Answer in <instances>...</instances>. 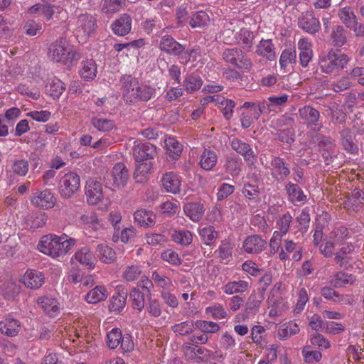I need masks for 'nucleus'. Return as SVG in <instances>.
I'll use <instances>...</instances> for the list:
<instances>
[{
    "label": "nucleus",
    "instance_id": "1",
    "mask_svg": "<svg viewBox=\"0 0 364 364\" xmlns=\"http://www.w3.org/2000/svg\"><path fill=\"white\" fill-rule=\"evenodd\" d=\"M122 97L127 104L134 105L150 100L156 95V88L140 83L132 75H122L120 78Z\"/></svg>",
    "mask_w": 364,
    "mask_h": 364
},
{
    "label": "nucleus",
    "instance_id": "2",
    "mask_svg": "<svg viewBox=\"0 0 364 364\" xmlns=\"http://www.w3.org/2000/svg\"><path fill=\"white\" fill-rule=\"evenodd\" d=\"M75 244V239L68 238L65 234L62 236L50 234L41 238L37 247L41 252L57 258L66 255Z\"/></svg>",
    "mask_w": 364,
    "mask_h": 364
},
{
    "label": "nucleus",
    "instance_id": "3",
    "mask_svg": "<svg viewBox=\"0 0 364 364\" xmlns=\"http://www.w3.org/2000/svg\"><path fill=\"white\" fill-rule=\"evenodd\" d=\"M48 56L54 62L70 66L81 58V53L73 49L65 39L60 38L50 45Z\"/></svg>",
    "mask_w": 364,
    "mask_h": 364
},
{
    "label": "nucleus",
    "instance_id": "4",
    "mask_svg": "<svg viewBox=\"0 0 364 364\" xmlns=\"http://www.w3.org/2000/svg\"><path fill=\"white\" fill-rule=\"evenodd\" d=\"M222 57L225 63L243 72L251 71L254 66L252 60L239 48L225 49Z\"/></svg>",
    "mask_w": 364,
    "mask_h": 364
},
{
    "label": "nucleus",
    "instance_id": "5",
    "mask_svg": "<svg viewBox=\"0 0 364 364\" xmlns=\"http://www.w3.org/2000/svg\"><path fill=\"white\" fill-rule=\"evenodd\" d=\"M348 60L347 55L341 53L340 50L331 49L326 55L321 58L319 65L323 73L331 74L343 69Z\"/></svg>",
    "mask_w": 364,
    "mask_h": 364
},
{
    "label": "nucleus",
    "instance_id": "6",
    "mask_svg": "<svg viewBox=\"0 0 364 364\" xmlns=\"http://www.w3.org/2000/svg\"><path fill=\"white\" fill-rule=\"evenodd\" d=\"M80 186V176L74 172H68L64 174L59 181V193L63 198H69L77 193Z\"/></svg>",
    "mask_w": 364,
    "mask_h": 364
},
{
    "label": "nucleus",
    "instance_id": "7",
    "mask_svg": "<svg viewBox=\"0 0 364 364\" xmlns=\"http://www.w3.org/2000/svg\"><path fill=\"white\" fill-rule=\"evenodd\" d=\"M97 27V18L95 16L87 13L80 14L76 21V34L86 39L91 36Z\"/></svg>",
    "mask_w": 364,
    "mask_h": 364
},
{
    "label": "nucleus",
    "instance_id": "8",
    "mask_svg": "<svg viewBox=\"0 0 364 364\" xmlns=\"http://www.w3.org/2000/svg\"><path fill=\"white\" fill-rule=\"evenodd\" d=\"M299 116L307 126L316 131H320L323 127V124L320 121V112L314 107L305 105L299 109Z\"/></svg>",
    "mask_w": 364,
    "mask_h": 364
},
{
    "label": "nucleus",
    "instance_id": "9",
    "mask_svg": "<svg viewBox=\"0 0 364 364\" xmlns=\"http://www.w3.org/2000/svg\"><path fill=\"white\" fill-rule=\"evenodd\" d=\"M231 148L243 156L247 166L254 165L257 161V154L251 146L238 138H234L230 141Z\"/></svg>",
    "mask_w": 364,
    "mask_h": 364
},
{
    "label": "nucleus",
    "instance_id": "10",
    "mask_svg": "<svg viewBox=\"0 0 364 364\" xmlns=\"http://www.w3.org/2000/svg\"><path fill=\"white\" fill-rule=\"evenodd\" d=\"M132 154L136 162L149 161L156 155V147L149 142H139L133 146Z\"/></svg>",
    "mask_w": 364,
    "mask_h": 364
},
{
    "label": "nucleus",
    "instance_id": "11",
    "mask_svg": "<svg viewBox=\"0 0 364 364\" xmlns=\"http://www.w3.org/2000/svg\"><path fill=\"white\" fill-rule=\"evenodd\" d=\"M270 166L271 176L277 182L283 181L290 175L289 165L285 163L283 158L272 156Z\"/></svg>",
    "mask_w": 364,
    "mask_h": 364
},
{
    "label": "nucleus",
    "instance_id": "12",
    "mask_svg": "<svg viewBox=\"0 0 364 364\" xmlns=\"http://www.w3.org/2000/svg\"><path fill=\"white\" fill-rule=\"evenodd\" d=\"M298 26L309 34H315L320 30L318 19L312 11L303 13L298 19Z\"/></svg>",
    "mask_w": 364,
    "mask_h": 364
},
{
    "label": "nucleus",
    "instance_id": "13",
    "mask_svg": "<svg viewBox=\"0 0 364 364\" xmlns=\"http://www.w3.org/2000/svg\"><path fill=\"white\" fill-rule=\"evenodd\" d=\"M87 201L90 205H96L103 198L102 184L95 179H89L85 186Z\"/></svg>",
    "mask_w": 364,
    "mask_h": 364
},
{
    "label": "nucleus",
    "instance_id": "14",
    "mask_svg": "<svg viewBox=\"0 0 364 364\" xmlns=\"http://www.w3.org/2000/svg\"><path fill=\"white\" fill-rule=\"evenodd\" d=\"M108 176L112 180V186L120 188L124 187L127 184L129 173L127 168L123 163H117L113 166Z\"/></svg>",
    "mask_w": 364,
    "mask_h": 364
},
{
    "label": "nucleus",
    "instance_id": "15",
    "mask_svg": "<svg viewBox=\"0 0 364 364\" xmlns=\"http://www.w3.org/2000/svg\"><path fill=\"white\" fill-rule=\"evenodd\" d=\"M159 49L170 55H179L185 50V45L181 44L171 36H163L160 40Z\"/></svg>",
    "mask_w": 364,
    "mask_h": 364
},
{
    "label": "nucleus",
    "instance_id": "16",
    "mask_svg": "<svg viewBox=\"0 0 364 364\" xmlns=\"http://www.w3.org/2000/svg\"><path fill=\"white\" fill-rule=\"evenodd\" d=\"M56 202V199L53 193L48 189L42 191H37L31 198L33 205L43 208H52Z\"/></svg>",
    "mask_w": 364,
    "mask_h": 364
},
{
    "label": "nucleus",
    "instance_id": "17",
    "mask_svg": "<svg viewBox=\"0 0 364 364\" xmlns=\"http://www.w3.org/2000/svg\"><path fill=\"white\" fill-rule=\"evenodd\" d=\"M284 190L287 194L288 200L294 204H304L307 200V196L304 194L298 183L287 182Z\"/></svg>",
    "mask_w": 364,
    "mask_h": 364
},
{
    "label": "nucleus",
    "instance_id": "18",
    "mask_svg": "<svg viewBox=\"0 0 364 364\" xmlns=\"http://www.w3.org/2000/svg\"><path fill=\"white\" fill-rule=\"evenodd\" d=\"M21 281L27 288L38 289L45 283V277L41 272L35 269H28Z\"/></svg>",
    "mask_w": 364,
    "mask_h": 364
},
{
    "label": "nucleus",
    "instance_id": "19",
    "mask_svg": "<svg viewBox=\"0 0 364 364\" xmlns=\"http://www.w3.org/2000/svg\"><path fill=\"white\" fill-rule=\"evenodd\" d=\"M117 295L112 296L109 301V309L114 314H119L124 309L128 293L123 286L117 287Z\"/></svg>",
    "mask_w": 364,
    "mask_h": 364
},
{
    "label": "nucleus",
    "instance_id": "20",
    "mask_svg": "<svg viewBox=\"0 0 364 364\" xmlns=\"http://www.w3.org/2000/svg\"><path fill=\"white\" fill-rule=\"evenodd\" d=\"M266 245L265 240L257 235H254L248 236L244 240L242 248L248 254H259L264 250Z\"/></svg>",
    "mask_w": 364,
    "mask_h": 364
},
{
    "label": "nucleus",
    "instance_id": "21",
    "mask_svg": "<svg viewBox=\"0 0 364 364\" xmlns=\"http://www.w3.org/2000/svg\"><path fill=\"white\" fill-rule=\"evenodd\" d=\"M73 259L90 269H93L96 264L95 257L92 254L91 249L87 246H84L77 250L72 257V259Z\"/></svg>",
    "mask_w": 364,
    "mask_h": 364
},
{
    "label": "nucleus",
    "instance_id": "22",
    "mask_svg": "<svg viewBox=\"0 0 364 364\" xmlns=\"http://www.w3.org/2000/svg\"><path fill=\"white\" fill-rule=\"evenodd\" d=\"M37 304L43 309L44 313L50 317L56 316L60 311L58 301L55 298L52 296H43L38 297Z\"/></svg>",
    "mask_w": 364,
    "mask_h": 364
},
{
    "label": "nucleus",
    "instance_id": "23",
    "mask_svg": "<svg viewBox=\"0 0 364 364\" xmlns=\"http://www.w3.org/2000/svg\"><path fill=\"white\" fill-rule=\"evenodd\" d=\"M298 50L299 63L306 68L313 58L312 44L306 38H301L298 42Z\"/></svg>",
    "mask_w": 364,
    "mask_h": 364
},
{
    "label": "nucleus",
    "instance_id": "24",
    "mask_svg": "<svg viewBox=\"0 0 364 364\" xmlns=\"http://www.w3.org/2000/svg\"><path fill=\"white\" fill-rule=\"evenodd\" d=\"M80 223L87 233L96 232L102 228V224L95 213L81 215Z\"/></svg>",
    "mask_w": 364,
    "mask_h": 364
},
{
    "label": "nucleus",
    "instance_id": "25",
    "mask_svg": "<svg viewBox=\"0 0 364 364\" xmlns=\"http://www.w3.org/2000/svg\"><path fill=\"white\" fill-rule=\"evenodd\" d=\"M132 28V18L129 14H124L116 19L112 24L114 34L124 36L128 34Z\"/></svg>",
    "mask_w": 364,
    "mask_h": 364
},
{
    "label": "nucleus",
    "instance_id": "26",
    "mask_svg": "<svg viewBox=\"0 0 364 364\" xmlns=\"http://www.w3.org/2000/svg\"><path fill=\"white\" fill-rule=\"evenodd\" d=\"M343 205L348 210L358 211L364 205V192L355 188L343 202Z\"/></svg>",
    "mask_w": 364,
    "mask_h": 364
},
{
    "label": "nucleus",
    "instance_id": "27",
    "mask_svg": "<svg viewBox=\"0 0 364 364\" xmlns=\"http://www.w3.org/2000/svg\"><path fill=\"white\" fill-rule=\"evenodd\" d=\"M161 182L167 192L176 194L180 191L181 179L178 174L173 172L166 173L162 177Z\"/></svg>",
    "mask_w": 364,
    "mask_h": 364
},
{
    "label": "nucleus",
    "instance_id": "28",
    "mask_svg": "<svg viewBox=\"0 0 364 364\" xmlns=\"http://www.w3.org/2000/svg\"><path fill=\"white\" fill-rule=\"evenodd\" d=\"M97 67L94 60L87 59L81 62L79 75L84 80L91 81L94 80L97 76Z\"/></svg>",
    "mask_w": 364,
    "mask_h": 364
},
{
    "label": "nucleus",
    "instance_id": "29",
    "mask_svg": "<svg viewBox=\"0 0 364 364\" xmlns=\"http://www.w3.org/2000/svg\"><path fill=\"white\" fill-rule=\"evenodd\" d=\"M20 321L14 318L6 317L0 321V331L7 336H16L20 331Z\"/></svg>",
    "mask_w": 364,
    "mask_h": 364
},
{
    "label": "nucleus",
    "instance_id": "30",
    "mask_svg": "<svg viewBox=\"0 0 364 364\" xmlns=\"http://www.w3.org/2000/svg\"><path fill=\"white\" fill-rule=\"evenodd\" d=\"M183 211L192 221L198 222L203 218L205 209L201 203L191 202L183 206Z\"/></svg>",
    "mask_w": 364,
    "mask_h": 364
},
{
    "label": "nucleus",
    "instance_id": "31",
    "mask_svg": "<svg viewBox=\"0 0 364 364\" xmlns=\"http://www.w3.org/2000/svg\"><path fill=\"white\" fill-rule=\"evenodd\" d=\"M349 32L341 25L332 28L331 41L334 46L341 47L347 43Z\"/></svg>",
    "mask_w": 364,
    "mask_h": 364
},
{
    "label": "nucleus",
    "instance_id": "32",
    "mask_svg": "<svg viewBox=\"0 0 364 364\" xmlns=\"http://www.w3.org/2000/svg\"><path fill=\"white\" fill-rule=\"evenodd\" d=\"M339 134L343 149L349 154H356L358 151V147L353 142V136L350 129L348 128L343 129L340 131Z\"/></svg>",
    "mask_w": 364,
    "mask_h": 364
},
{
    "label": "nucleus",
    "instance_id": "33",
    "mask_svg": "<svg viewBox=\"0 0 364 364\" xmlns=\"http://www.w3.org/2000/svg\"><path fill=\"white\" fill-rule=\"evenodd\" d=\"M135 222L140 226L149 227L154 225L156 223V215L151 210L140 209L134 214Z\"/></svg>",
    "mask_w": 364,
    "mask_h": 364
},
{
    "label": "nucleus",
    "instance_id": "34",
    "mask_svg": "<svg viewBox=\"0 0 364 364\" xmlns=\"http://www.w3.org/2000/svg\"><path fill=\"white\" fill-rule=\"evenodd\" d=\"M95 252L100 260L105 264H111L117 259L115 251L105 243L97 245Z\"/></svg>",
    "mask_w": 364,
    "mask_h": 364
},
{
    "label": "nucleus",
    "instance_id": "35",
    "mask_svg": "<svg viewBox=\"0 0 364 364\" xmlns=\"http://www.w3.org/2000/svg\"><path fill=\"white\" fill-rule=\"evenodd\" d=\"M274 46L271 39L261 40L257 46L256 53L258 55L266 58L269 60L275 59Z\"/></svg>",
    "mask_w": 364,
    "mask_h": 364
},
{
    "label": "nucleus",
    "instance_id": "36",
    "mask_svg": "<svg viewBox=\"0 0 364 364\" xmlns=\"http://www.w3.org/2000/svg\"><path fill=\"white\" fill-rule=\"evenodd\" d=\"M235 39L237 45L243 49H250L253 46L255 39L254 33L246 29L242 28L235 35Z\"/></svg>",
    "mask_w": 364,
    "mask_h": 364
},
{
    "label": "nucleus",
    "instance_id": "37",
    "mask_svg": "<svg viewBox=\"0 0 364 364\" xmlns=\"http://www.w3.org/2000/svg\"><path fill=\"white\" fill-rule=\"evenodd\" d=\"M355 280V277L353 274L338 272L330 279V284L334 288H343L348 284H353Z\"/></svg>",
    "mask_w": 364,
    "mask_h": 364
},
{
    "label": "nucleus",
    "instance_id": "38",
    "mask_svg": "<svg viewBox=\"0 0 364 364\" xmlns=\"http://www.w3.org/2000/svg\"><path fill=\"white\" fill-rule=\"evenodd\" d=\"M218 162L216 153L210 149H205L200 159V167L206 171L212 170Z\"/></svg>",
    "mask_w": 364,
    "mask_h": 364
},
{
    "label": "nucleus",
    "instance_id": "39",
    "mask_svg": "<svg viewBox=\"0 0 364 364\" xmlns=\"http://www.w3.org/2000/svg\"><path fill=\"white\" fill-rule=\"evenodd\" d=\"M355 250V246L352 243H344L342 247L335 253L334 259L336 262L342 267L348 264L350 259L347 255L352 253Z\"/></svg>",
    "mask_w": 364,
    "mask_h": 364
},
{
    "label": "nucleus",
    "instance_id": "40",
    "mask_svg": "<svg viewBox=\"0 0 364 364\" xmlns=\"http://www.w3.org/2000/svg\"><path fill=\"white\" fill-rule=\"evenodd\" d=\"M264 299V294L258 292L252 293L245 304V311L249 314H256L259 311V306Z\"/></svg>",
    "mask_w": 364,
    "mask_h": 364
},
{
    "label": "nucleus",
    "instance_id": "41",
    "mask_svg": "<svg viewBox=\"0 0 364 364\" xmlns=\"http://www.w3.org/2000/svg\"><path fill=\"white\" fill-rule=\"evenodd\" d=\"M241 166V159L233 156L226 157L223 166L225 171L232 177L239 176L242 170Z\"/></svg>",
    "mask_w": 364,
    "mask_h": 364
},
{
    "label": "nucleus",
    "instance_id": "42",
    "mask_svg": "<svg viewBox=\"0 0 364 364\" xmlns=\"http://www.w3.org/2000/svg\"><path fill=\"white\" fill-rule=\"evenodd\" d=\"M249 283L245 280L233 281L228 282L223 287V291L229 295L242 294L247 290Z\"/></svg>",
    "mask_w": 364,
    "mask_h": 364
},
{
    "label": "nucleus",
    "instance_id": "43",
    "mask_svg": "<svg viewBox=\"0 0 364 364\" xmlns=\"http://www.w3.org/2000/svg\"><path fill=\"white\" fill-rule=\"evenodd\" d=\"M107 297V291L104 286H97L86 295L85 299L90 304H97Z\"/></svg>",
    "mask_w": 364,
    "mask_h": 364
},
{
    "label": "nucleus",
    "instance_id": "44",
    "mask_svg": "<svg viewBox=\"0 0 364 364\" xmlns=\"http://www.w3.org/2000/svg\"><path fill=\"white\" fill-rule=\"evenodd\" d=\"M146 294L142 292L139 288H132L129 292V299L132 307L141 311L145 306V296Z\"/></svg>",
    "mask_w": 364,
    "mask_h": 364
},
{
    "label": "nucleus",
    "instance_id": "45",
    "mask_svg": "<svg viewBox=\"0 0 364 364\" xmlns=\"http://www.w3.org/2000/svg\"><path fill=\"white\" fill-rule=\"evenodd\" d=\"M328 114L333 124H343L346 122V113L342 107L337 103H331L327 109Z\"/></svg>",
    "mask_w": 364,
    "mask_h": 364
},
{
    "label": "nucleus",
    "instance_id": "46",
    "mask_svg": "<svg viewBox=\"0 0 364 364\" xmlns=\"http://www.w3.org/2000/svg\"><path fill=\"white\" fill-rule=\"evenodd\" d=\"M338 16L348 28L353 27L357 20L356 16L350 6L339 9L338 11Z\"/></svg>",
    "mask_w": 364,
    "mask_h": 364
},
{
    "label": "nucleus",
    "instance_id": "47",
    "mask_svg": "<svg viewBox=\"0 0 364 364\" xmlns=\"http://www.w3.org/2000/svg\"><path fill=\"white\" fill-rule=\"evenodd\" d=\"M296 223L298 224L294 227L296 232L302 234L306 233L309 228L310 215L308 208H304L300 214L296 218Z\"/></svg>",
    "mask_w": 364,
    "mask_h": 364
},
{
    "label": "nucleus",
    "instance_id": "48",
    "mask_svg": "<svg viewBox=\"0 0 364 364\" xmlns=\"http://www.w3.org/2000/svg\"><path fill=\"white\" fill-rule=\"evenodd\" d=\"M203 85L202 78L197 74L188 75L183 80V85L188 93H193L198 90Z\"/></svg>",
    "mask_w": 364,
    "mask_h": 364
},
{
    "label": "nucleus",
    "instance_id": "49",
    "mask_svg": "<svg viewBox=\"0 0 364 364\" xmlns=\"http://www.w3.org/2000/svg\"><path fill=\"white\" fill-rule=\"evenodd\" d=\"M134 178L138 183H142L145 180L146 176L150 173L152 168V164L149 161H144L141 162H136Z\"/></svg>",
    "mask_w": 364,
    "mask_h": 364
},
{
    "label": "nucleus",
    "instance_id": "50",
    "mask_svg": "<svg viewBox=\"0 0 364 364\" xmlns=\"http://www.w3.org/2000/svg\"><path fill=\"white\" fill-rule=\"evenodd\" d=\"M305 363L313 364L318 363L322 358L320 350H314L311 346H305L301 350Z\"/></svg>",
    "mask_w": 364,
    "mask_h": 364
},
{
    "label": "nucleus",
    "instance_id": "51",
    "mask_svg": "<svg viewBox=\"0 0 364 364\" xmlns=\"http://www.w3.org/2000/svg\"><path fill=\"white\" fill-rule=\"evenodd\" d=\"M299 332V328L295 323H287L279 326L278 329V337L282 340H286L288 338L297 334Z\"/></svg>",
    "mask_w": 364,
    "mask_h": 364
},
{
    "label": "nucleus",
    "instance_id": "52",
    "mask_svg": "<svg viewBox=\"0 0 364 364\" xmlns=\"http://www.w3.org/2000/svg\"><path fill=\"white\" fill-rule=\"evenodd\" d=\"M233 248L234 244L230 240H222L217 250L218 257L222 260L230 261L232 257Z\"/></svg>",
    "mask_w": 364,
    "mask_h": 364
},
{
    "label": "nucleus",
    "instance_id": "53",
    "mask_svg": "<svg viewBox=\"0 0 364 364\" xmlns=\"http://www.w3.org/2000/svg\"><path fill=\"white\" fill-rule=\"evenodd\" d=\"M198 233L202 241L206 245H211L218 237V232L215 231L214 227L211 225L199 229Z\"/></svg>",
    "mask_w": 364,
    "mask_h": 364
},
{
    "label": "nucleus",
    "instance_id": "54",
    "mask_svg": "<svg viewBox=\"0 0 364 364\" xmlns=\"http://www.w3.org/2000/svg\"><path fill=\"white\" fill-rule=\"evenodd\" d=\"M210 21L208 14L203 11L194 13L189 21L190 26L193 28H202L205 26Z\"/></svg>",
    "mask_w": 364,
    "mask_h": 364
},
{
    "label": "nucleus",
    "instance_id": "55",
    "mask_svg": "<svg viewBox=\"0 0 364 364\" xmlns=\"http://www.w3.org/2000/svg\"><path fill=\"white\" fill-rule=\"evenodd\" d=\"M315 140L321 150L326 152L335 151V141L329 136L318 134L315 136Z\"/></svg>",
    "mask_w": 364,
    "mask_h": 364
},
{
    "label": "nucleus",
    "instance_id": "56",
    "mask_svg": "<svg viewBox=\"0 0 364 364\" xmlns=\"http://www.w3.org/2000/svg\"><path fill=\"white\" fill-rule=\"evenodd\" d=\"M172 240L181 245L187 246L192 242L193 235L189 230H174L171 235Z\"/></svg>",
    "mask_w": 364,
    "mask_h": 364
},
{
    "label": "nucleus",
    "instance_id": "57",
    "mask_svg": "<svg viewBox=\"0 0 364 364\" xmlns=\"http://www.w3.org/2000/svg\"><path fill=\"white\" fill-rule=\"evenodd\" d=\"M166 146L169 156L173 159H178L183 150L182 145L173 137L166 140Z\"/></svg>",
    "mask_w": 364,
    "mask_h": 364
},
{
    "label": "nucleus",
    "instance_id": "58",
    "mask_svg": "<svg viewBox=\"0 0 364 364\" xmlns=\"http://www.w3.org/2000/svg\"><path fill=\"white\" fill-rule=\"evenodd\" d=\"M205 314L213 319L220 320L228 316L227 311L220 304H215L205 308Z\"/></svg>",
    "mask_w": 364,
    "mask_h": 364
},
{
    "label": "nucleus",
    "instance_id": "59",
    "mask_svg": "<svg viewBox=\"0 0 364 364\" xmlns=\"http://www.w3.org/2000/svg\"><path fill=\"white\" fill-rule=\"evenodd\" d=\"M292 221L293 217L291 213L289 212H287L279 216L276 221V225L282 233L287 234L289 231Z\"/></svg>",
    "mask_w": 364,
    "mask_h": 364
},
{
    "label": "nucleus",
    "instance_id": "60",
    "mask_svg": "<svg viewBox=\"0 0 364 364\" xmlns=\"http://www.w3.org/2000/svg\"><path fill=\"white\" fill-rule=\"evenodd\" d=\"M195 328L200 330L203 333H213L219 331L220 326L213 321L197 320L195 321Z\"/></svg>",
    "mask_w": 364,
    "mask_h": 364
},
{
    "label": "nucleus",
    "instance_id": "61",
    "mask_svg": "<svg viewBox=\"0 0 364 364\" xmlns=\"http://www.w3.org/2000/svg\"><path fill=\"white\" fill-rule=\"evenodd\" d=\"M91 124L95 129L100 132H109L114 127L113 121L100 117H93L91 119Z\"/></svg>",
    "mask_w": 364,
    "mask_h": 364
},
{
    "label": "nucleus",
    "instance_id": "62",
    "mask_svg": "<svg viewBox=\"0 0 364 364\" xmlns=\"http://www.w3.org/2000/svg\"><path fill=\"white\" fill-rule=\"evenodd\" d=\"M125 4L126 0H105L102 10L105 14H114L119 11Z\"/></svg>",
    "mask_w": 364,
    "mask_h": 364
},
{
    "label": "nucleus",
    "instance_id": "63",
    "mask_svg": "<svg viewBox=\"0 0 364 364\" xmlns=\"http://www.w3.org/2000/svg\"><path fill=\"white\" fill-rule=\"evenodd\" d=\"M151 279L158 287L163 289V291L168 290L172 286V281L169 277L160 274L156 271L152 272Z\"/></svg>",
    "mask_w": 364,
    "mask_h": 364
},
{
    "label": "nucleus",
    "instance_id": "64",
    "mask_svg": "<svg viewBox=\"0 0 364 364\" xmlns=\"http://www.w3.org/2000/svg\"><path fill=\"white\" fill-rule=\"evenodd\" d=\"M122 331L118 328H114L112 329L107 334V343L108 347L110 349H115L117 348L120 343L121 338H122Z\"/></svg>",
    "mask_w": 364,
    "mask_h": 364
}]
</instances>
